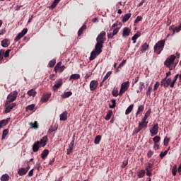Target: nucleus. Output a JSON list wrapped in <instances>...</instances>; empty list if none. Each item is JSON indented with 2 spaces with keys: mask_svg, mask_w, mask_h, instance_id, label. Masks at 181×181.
Returning a JSON list of instances; mask_svg holds the SVG:
<instances>
[{
  "mask_svg": "<svg viewBox=\"0 0 181 181\" xmlns=\"http://www.w3.org/2000/svg\"><path fill=\"white\" fill-rule=\"evenodd\" d=\"M144 88H145V83L140 82L139 86V90H140V91H142V90H144Z\"/></svg>",
  "mask_w": 181,
  "mask_h": 181,
  "instance_id": "nucleus-49",
  "label": "nucleus"
},
{
  "mask_svg": "<svg viewBox=\"0 0 181 181\" xmlns=\"http://www.w3.org/2000/svg\"><path fill=\"white\" fill-rule=\"evenodd\" d=\"M152 168H153V162L148 163L146 167V170H152Z\"/></svg>",
  "mask_w": 181,
  "mask_h": 181,
  "instance_id": "nucleus-39",
  "label": "nucleus"
},
{
  "mask_svg": "<svg viewBox=\"0 0 181 181\" xmlns=\"http://www.w3.org/2000/svg\"><path fill=\"white\" fill-rule=\"evenodd\" d=\"M145 170H141L137 175V177H139V179H141V177H144V176H145Z\"/></svg>",
  "mask_w": 181,
  "mask_h": 181,
  "instance_id": "nucleus-35",
  "label": "nucleus"
},
{
  "mask_svg": "<svg viewBox=\"0 0 181 181\" xmlns=\"http://www.w3.org/2000/svg\"><path fill=\"white\" fill-rule=\"evenodd\" d=\"M111 117H112V110H109L105 117V119L106 121H110V119H111Z\"/></svg>",
  "mask_w": 181,
  "mask_h": 181,
  "instance_id": "nucleus-28",
  "label": "nucleus"
},
{
  "mask_svg": "<svg viewBox=\"0 0 181 181\" xmlns=\"http://www.w3.org/2000/svg\"><path fill=\"white\" fill-rule=\"evenodd\" d=\"M79 78H80V74H74L70 76L69 80H78Z\"/></svg>",
  "mask_w": 181,
  "mask_h": 181,
  "instance_id": "nucleus-32",
  "label": "nucleus"
},
{
  "mask_svg": "<svg viewBox=\"0 0 181 181\" xmlns=\"http://www.w3.org/2000/svg\"><path fill=\"white\" fill-rule=\"evenodd\" d=\"M35 110V105L32 104L26 107V111H33Z\"/></svg>",
  "mask_w": 181,
  "mask_h": 181,
  "instance_id": "nucleus-45",
  "label": "nucleus"
},
{
  "mask_svg": "<svg viewBox=\"0 0 181 181\" xmlns=\"http://www.w3.org/2000/svg\"><path fill=\"white\" fill-rule=\"evenodd\" d=\"M137 81H139V75H138L137 76L135 77L134 82V81L132 82V85L134 86V85L136 84Z\"/></svg>",
  "mask_w": 181,
  "mask_h": 181,
  "instance_id": "nucleus-58",
  "label": "nucleus"
},
{
  "mask_svg": "<svg viewBox=\"0 0 181 181\" xmlns=\"http://www.w3.org/2000/svg\"><path fill=\"white\" fill-rule=\"evenodd\" d=\"M100 141H101V136L98 135L95 138L94 144H95V145H98V144H100Z\"/></svg>",
  "mask_w": 181,
  "mask_h": 181,
  "instance_id": "nucleus-40",
  "label": "nucleus"
},
{
  "mask_svg": "<svg viewBox=\"0 0 181 181\" xmlns=\"http://www.w3.org/2000/svg\"><path fill=\"white\" fill-rule=\"evenodd\" d=\"M149 48V45H148L147 42H145L141 49V52H142L143 53H144V52H146V50H148V49Z\"/></svg>",
  "mask_w": 181,
  "mask_h": 181,
  "instance_id": "nucleus-27",
  "label": "nucleus"
},
{
  "mask_svg": "<svg viewBox=\"0 0 181 181\" xmlns=\"http://www.w3.org/2000/svg\"><path fill=\"white\" fill-rule=\"evenodd\" d=\"M29 125H30L31 128H33L34 129H37V128H39V124L37 121H35L34 123H30Z\"/></svg>",
  "mask_w": 181,
  "mask_h": 181,
  "instance_id": "nucleus-34",
  "label": "nucleus"
},
{
  "mask_svg": "<svg viewBox=\"0 0 181 181\" xmlns=\"http://www.w3.org/2000/svg\"><path fill=\"white\" fill-rule=\"evenodd\" d=\"M112 95H113V97H117V95H119L118 88L115 87L113 88L112 92Z\"/></svg>",
  "mask_w": 181,
  "mask_h": 181,
  "instance_id": "nucleus-38",
  "label": "nucleus"
},
{
  "mask_svg": "<svg viewBox=\"0 0 181 181\" xmlns=\"http://www.w3.org/2000/svg\"><path fill=\"white\" fill-rule=\"evenodd\" d=\"M175 60H176V56L171 55L170 57L166 59V60L164 62V64L166 66V67H168L169 70H173L176 67V65H172L173 63H175Z\"/></svg>",
  "mask_w": 181,
  "mask_h": 181,
  "instance_id": "nucleus-2",
  "label": "nucleus"
},
{
  "mask_svg": "<svg viewBox=\"0 0 181 181\" xmlns=\"http://www.w3.org/2000/svg\"><path fill=\"white\" fill-rule=\"evenodd\" d=\"M176 81H177V79L174 77L173 80L172 81L171 88H173V87H175Z\"/></svg>",
  "mask_w": 181,
  "mask_h": 181,
  "instance_id": "nucleus-56",
  "label": "nucleus"
},
{
  "mask_svg": "<svg viewBox=\"0 0 181 181\" xmlns=\"http://www.w3.org/2000/svg\"><path fill=\"white\" fill-rule=\"evenodd\" d=\"M28 173V170L26 168H20L19 170L18 171V174L19 176H25Z\"/></svg>",
  "mask_w": 181,
  "mask_h": 181,
  "instance_id": "nucleus-18",
  "label": "nucleus"
},
{
  "mask_svg": "<svg viewBox=\"0 0 181 181\" xmlns=\"http://www.w3.org/2000/svg\"><path fill=\"white\" fill-rule=\"evenodd\" d=\"M42 147V146L40 145L39 141L34 143L33 145V152H37L39 151V148Z\"/></svg>",
  "mask_w": 181,
  "mask_h": 181,
  "instance_id": "nucleus-15",
  "label": "nucleus"
},
{
  "mask_svg": "<svg viewBox=\"0 0 181 181\" xmlns=\"http://www.w3.org/2000/svg\"><path fill=\"white\" fill-rule=\"evenodd\" d=\"M165 43H166V40H160L157 42L153 47L154 53H156V54H160L165 47Z\"/></svg>",
  "mask_w": 181,
  "mask_h": 181,
  "instance_id": "nucleus-1",
  "label": "nucleus"
},
{
  "mask_svg": "<svg viewBox=\"0 0 181 181\" xmlns=\"http://www.w3.org/2000/svg\"><path fill=\"white\" fill-rule=\"evenodd\" d=\"M59 2H60V0H54L52 4L51 5V8H56V6H57L59 4Z\"/></svg>",
  "mask_w": 181,
  "mask_h": 181,
  "instance_id": "nucleus-46",
  "label": "nucleus"
},
{
  "mask_svg": "<svg viewBox=\"0 0 181 181\" xmlns=\"http://www.w3.org/2000/svg\"><path fill=\"white\" fill-rule=\"evenodd\" d=\"M23 35L21 34V33H19L16 37H15L14 40L15 42H18V40H21V39H22V37H23Z\"/></svg>",
  "mask_w": 181,
  "mask_h": 181,
  "instance_id": "nucleus-44",
  "label": "nucleus"
},
{
  "mask_svg": "<svg viewBox=\"0 0 181 181\" xmlns=\"http://www.w3.org/2000/svg\"><path fill=\"white\" fill-rule=\"evenodd\" d=\"M161 86H163L165 88H168L169 86L172 88V78H164L161 80Z\"/></svg>",
  "mask_w": 181,
  "mask_h": 181,
  "instance_id": "nucleus-4",
  "label": "nucleus"
},
{
  "mask_svg": "<svg viewBox=\"0 0 181 181\" xmlns=\"http://www.w3.org/2000/svg\"><path fill=\"white\" fill-rule=\"evenodd\" d=\"M131 33V29H129V28H124L123 29V33H122V36L123 37H126V36H129Z\"/></svg>",
  "mask_w": 181,
  "mask_h": 181,
  "instance_id": "nucleus-16",
  "label": "nucleus"
},
{
  "mask_svg": "<svg viewBox=\"0 0 181 181\" xmlns=\"http://www.w3.org/2000/svg\"><path fill=\"white\" fill-rule=\"evenodd\" d=\"M153 141L154 144H158V142H160V136H156L154 138H153Z\"/></svg>",
  "mask_w": 181,
  "mask_h": 181,
  "instance_id": "nucleus-47",
  "label": "nucleus"
},
{
  "mask_svg": "<svg viewBox=\"0 0 181 181\" xmlns=\"http://www.w3.org/2000/svg\"><path fill=\"white\" fill-rule=\"evenodd\" d=\"M73 95V93L71 91L65 92L63 94L61 95L62 98H69V97H71V95Z\"/></svg>",
  "mask_w": 181,
  "mask_h": 181,
  "instance_id": "nucleus-21",
  "label": "nucleus"
},
{
  "mask_svg": "<svg viewBox=\"0 0 181 181\" xmlns=\"http://www.w3.org/2000/svg\"><path fill=\"white\" fill-rule=\"evenodd\" d=\"M28 95L29 97H35L36 95V91H35L33 89H31L28 91Z\"/></svg>",
  "mask_w": 181,
  "mask_h": 181,
  "instance_id": "nucleus-37",
  "label": "nucleus"
},
{
  "mask_svg": "<svg viewBox=\"0 0 181 181\" xmlns=\"http://www.w3.org/2000/svg\"><path fill=\"white\" fill-rule=\"evenodd\" d=\"M5 107L6 109L4 110L5 114H8L11 111H12V110H13V108H15V107H16V103H12V104H9L8 105H6V103H5Z\"/></svg>",
  "mask_w": 181,
  "mask_h": 181,
  "instance_id": "nucleus-8",
  "label": "nucleus"
},
{
  "mask_svg": "<svg viewBox=\"0 0 181 181\" xmlns=\"http://www.w3.org/2000/svg\"><path fill=\"white\" fill-rule=\"evenodd\" d=\"M97 56H98V54H97V52H95V50L93 51L90 53V56L89 57V60H90V61L94 60V59H95L97 57Z\"/></svg>",
  "mask_w": 181,
  "mask_h": 181,
  "instance_id": "nucleus-24",
  "label": "nucleus"
},
{
  "mask_svg": "<svg viewBox=\"0 0 181 181\" xmlns=\"http://www.w3.org/2000/svg\"><path fill=\"white\" fill-rule=\"evenodd\" d=\"M21 33L25 36L26 35V33H28V28H24L21 32Z\"/></svg>",
  "mask_w": 181,
  "mask_h": 181,
  "instance_id": "nucleus-64",
  "label": "nucleus"
},
{
  "mask_svg": "<svg viewBox=\"0 0 181 181\" xmlns=\"http://www.w3.org/2000/svg\"><path fill=\"white\" fill-rule=\"evenodd\" d=\"M52 95V93H45L42 96L41 101L43 103H47V101H49V99L50 98V96Z\"/></svg>",
  "mask_w": 181,
  "mask_h": 181,
  "instance_id": "nucleus-14",
  "label": "nucleus"
},
{
  "mask_svg": "<svg viewBox=\"0 0 181 181\" xmlns=\"http://www.w3.org/2000/svg\"><path fill=\"white\" fill-rule=\"evenodd\" d=\"M132 110H134V104L130 105L127 109L125 111L126 115H129L131 112H132Z\"/></svg>",
  "mask_w": 181,
  "mask_h": 181,
  "instance_id": "nucleus-23",
  "label": "nucleus"
},
{
  "mask_svg": "<svg viewBox=\"0 0 181 181\" xmlns=\"http://www.w3.org/2000/svg\"><path fill=\"white\" fill-rule=\"evenodd\" d=\"M9 179H10L9 175H8V174H4V175H3L1 177L0 180H1V181H9Z\"/></svg>",
  "mask_w": 181,
  "mask_h": 181,
  "instance_id": "nucleus-29",
  "label": "nucleus"
},
{
  "mask_svg": "<svg viewBox=\"0 0 181 181\" xmlns=\"http://www.w3.org/2000/svg\"><path fill=\"white\" fill-rule=\"evenodd\" d=\"M119 32V28H115L113 29V32H108L107 33V39H112L115 35H117Z\"/></svg>",
  "mask_w": 181,
  "mask_h": 181,
  "instance_id": "nucleus-10",
  "label": "nucleus"
},
{
  "mask_svg": "<svg viewBox=\"0 0 181 181\" xmlns=\"http://www.w3.org/2000/svg\"><path fill=\"white\" fill-rule=\"evenodd\" d=\"M8 122H9V118H8L7 119L1 120L0 122V128H2V127L5 125H8Z\"/></svg>",
  "mask_w": 181,
  "mask_h": 181,
  "instance_id": "nucleus-30",
  "label": "nucleus"
},
{
  "mask_svg": "<svg viewBox=\"0 0 181 181\" xmlns=\"http://www.w3.org/2000/svg\"><path fill=\"white\" fill-rule=\"evenodd\" d=\"M62 66V62H58L54 68L55 73L59 71V68Z\"/></svg>",
  "mask_w": 181,
  "mask_h": 181,
  "instance_id": "nucleus-41",
  "label": "nucleus"
},
{
  "mask_svg": "<svg viewBox=\"0 0 181 181\" xmlns=\"http://www.w3.org/2000/svg\"><path fill=\"white\" fill-rule=\"evenodd\" d=\"M151 112H152V110H151V109H148V110L146 111V112L144 117H147V118H149V116L151 115Z\"/></svg>",
  "mask_w": 181,
  "mask_h": 181,
  "instance_id": "nucleus-54",
  "label": "nucleus"
},
{
  "mask_svg": "<svg viewBox=\"0 0 181 181\" xmlns=\"http://www.w3.org/2000/svg\"><path fill=\"white\" fill-rule=\"evenodd\" d=\"M151 91H152V88H151V86H149L148 88V90L146 92V95H151Z\"/></svg>",
  "mask_w": 181,
  "mask_h": 181,
  "instance_id": "nucleus-63",
  "label": "nucleus"
},
{
  "mask_svg": "<svg viewBox=\"0 0 181 181\" xmlns=\"http://www.w3.org/2000/svg\"><path fill=\"white\" fill-rule=\"evenodd\" d=\"M9 53H11V49H7L4 53V57H9Z\"/></svg>",
  "mask_w": 181,
  "mask_h": 181,
  "instance_id": "nucleus-60",
  "label": "nucleus"
},
{
  "mask_svg": "<svg viewBox=\"0 0 181 181\" xmlns=\"http://www.w3.org/2000/svg\"><path fill=\"white\" fill-rule=\"evenodd\" d=\"M127 165H128V161L127 160L123 161L122 164V169H124V168H126Z\"/></svg>",
  "mask_w": 181,
  "mask_h": 181,
  "instance_id": "nucleus-57",
  "label": "nucleus"
},
{
  "mask_svg": "<svg viewBox=\"0 0 181 181\" xmlns=\"http://www.w3.org/2000/svg\"><path fill=\"white\" fill-rule=\"evenodd\" d=\"M127 91L125 89H122V88H120V90L119 92V97L122 96V94Z\"/></svg>",
  "mask_w": 181,
  "mask_h": 181,
  "instance_id": "nucleus-61",
  "label": "nucleus"
},
{
  "mask_svg": "<svg viewBox=\"0 0 181 181\" xmlns=\"http://www.w3.org/2000/svg\"><path fill=\"white\" fill-rule=\"evenodd\" d=\"M10 45L9 40L8 39L5 38L1 41V46L2 47H8Z\"/></svg>",
  "mask_w": 181,
  "mask_h": 181,
  "instance_id": "nucleus-19",
  "label": "nucleus"
},
{
  "mask_svg": "<svg viewBox=\"0 0 181 181\" xmlns=\"http://www.w3.org/2000/svg\"><path fill=\"white\" fill-rule=\"evenodd\" d=\"M89 87L90 91H95V90H97V87H98V81L95 80L91 81Z\"/></svg>",
  "mask_w": 181,
  "mask_h": 181,
  "instance_id": "nucleus-9",
  "label": "nucleus"
},
{
  "mask_svg": "<svg viewBox=\"0 0 181 181\" xmlns=\"http://www.w3.org/2000/svg\"><path fill=\"white\" fill-rule=\"evenodd\" d=\"M142 19H143L142 16H138L136 18L135 21H134V23H139V22H141V21H142Z\"/></svg>",
  "mask_w": 181,
  "mask_h": 181,
  "instance_id": "nucleus-51",
  "label": "nucleus"
},
{
  "mask_svg": "<svg viewBox=\"0 0 181 181\" xmlns=\"http://www.w3.org/2000/svg\"><path fill=\"white\" fill-rule=\"evenodd\" d=\"M142 131L139 127L138 128H136L134 132H133V135H136V134H138V132Z\"/></svg>",
  "mask_w": 181,
  "mask_h": 181,
  "instance_id": "nucleus-55",
  "label": "nucleus"
},
{
  "mask_svg": "<svg viewBox=\"0 0 181 181\" xmlns=\"http://www.w3.org/2000/svg\"><path fill=\"white\" fill-rule=\"evenodd\" d=\"M129 18H131V13H127L123 18H122V22L123 23H125V22H128L129 20Z\"/></svg>",
  "mask_w": 181,
  "mask_h": 181,
  "instance_id": "nucleus-33",
  "label": "nucleus"
},
{
  "mask_svg": "<svg viewBox=\"0 0 181 181\" xmlns=\"http://www.w3.org/2000/svg\"><path fill=\"white\" fill-rule=\"evenodd\" d=\"M103 45V42H96L95 45V52H96L97 54H100L102 53Z\"/></svg>",
  "mask_w": 181,
  "mask_h": 181,
  "instance_id": "nucleus-7",
  "label": "nucleus"
},
{
  "mask_svg": "<svg viewBox=\"0 0 181 181\" xmlns=\"http://www.w3.org/2000/svg\"><path fill=\"white\" fill-rule=\"evenodd\" d=\"M18 98V92L16 90L11 93L8 97H7V100L6 102V105H9L11 103H13L15 100Z\"/></svg>",
  "mask_w": 181,
  "mask_h": 181,
  "instance_id": "nucleus-3",
  "label": "nucleus"
},
{
  "mask_svg": "<svg viewBox=\"0 0 181 181\" xmlns=\"http://www.w3.org/2000/svg\"><path fill=\"white\" fill-rule=\"evenodd\" d=\"M54 64H56V59H52L49 62V67H54Z\"/></svg>",
  "mask_w": 181,
  "mask_h": 181,
  "instance_id": "nucleus-50",
  "label": "nucleus"
},
{
  "mask_svg": "<svg viewBox=\"0 0 181 181\" xmlns=\"http://www.w3.org/2000/svg\"><path fill=\"white\" fill-rule=\"evenodd\" d=\"M168 152H169V149L165 150L164 152H161L160 153V158L161 159H163V158H165L168 155Z\"/></svg>",
  "mask_w": 181,
  "mask_h": 181,
  "instance_id": "nucleus-43",
  "label": "nucleus"
},
{
  "mask_svg": "<svg viewBox=\"0 0 181 181\" xmlns=\"http://www.w3.org/2000/svg\"><path fill=\"white\" fill-rule=\"evenodd\" d=\"M105 35H107V33H105V31H102L97 37L96 38V42H99V43H103L104 44V42H105Z\"/></svg>",
  "mask_w": 181,
  "mask_h": 181,
  "instance_id": "nucleus-6",
  "label": "nucleus"
},
{
  "mask_svg": "<svg viewBox=\"0 0 181 181\" xmlns=\"http://www.w3.org/2000/svg\"><path fill=\"white\" fill-rule=\"evenodd\" d=\"M159 132V124L158 123L153 124L151 129H150L151 136H154V135H158Z\"/></svg>",
  "mask_w": 181,
  "mask_h": 181,
  "instance_id": "nucleus-5",
  "label": "nucleus"
},
{
  "mask_svg": "<svg viewBox=\"0 0 181 181\" xmlns=\"http://www.w3.org/2000/svg\"><path fill=\"white\" fill-rule=\"evenodd\" d=\"M47 155H49V151L47 149H45L41 154L42 159H46V158H47Z\"/></svg>",
  "mask_w": 181,
  "mask_h": 181,
  "instance_id": "nucleus-26",
  "label": "nucleus"
},
{
  "mask_svg": "<svg viewBox=\"0 0 181 181\" xmlns=\"http://www.w3.org/2000/svg\"><path fill=\"white\" fill-rule=\"evenodd\" d=\"M74 148V139L71 141L69 144V148L66 150V155H70L71 152H73V149Z\"/></svg>",
  "mask_w": 181,
  "mask_h": 181,
  "instance_id": "nucleus-13",
  "label": "nucleus"
},
{
  "mask_svg": "<svg viewBox=\"0 0 181 181\" xmlns=\"http://www.w3.org/2000/svg\"><path fill=\"white\" fill-rule=\"evenodd\" d=\"M159 86H160V84L159 83V81H157L154 85L153 91H156V90L159 88Z\"/></svg>",
  "mask_w": 181,
  "mask_h": 181,
  "instance_id": "nucleus-53",
  "label": "nucleus"
},
{
  "mask_svg": "<svg viewBox=\"0 0 181 181\" xmlns=\"http://www.w3.org/2000/svg\"><path fill=\"white\" fill-rule=\"evenodd\" d=\"M8 134H9V130L8 129H4L2 133L1 139L2 140L5 139V138H6V135H8Z\"/></svg>",
  "mask_w": 181,
  "mask_h": 181,
  "instance_id": "nucleus-36",
  "label": "nucleus"
},
{
  "mask_svg": "<svg viewBox=\"0 0 181 181\" xmlns=\"http://www.w3.org/2000/svg\"><path fill=\"white\" fill-rule=\"evenodd\" d=\"M67 111H64L62 114L59 115L60 121H66L67 120Z\"/></svg>",
  "mask_w": 181,
  "mask_h": 181,
  "instance_id": "nucleus-17",
  "label": "nucleus"
},
{
  "mask_svg": "<svg viewBox=\"0 0 181 181\" xmlns=\"http://www.w3.org/2000/svg\"><path fill=\"white\" fill-rule=\"evenodd\" d=\"M87 29V25H83L78 31V36H81L83 35V32Z\"/></svg>",
  "mask_w": 181,
  "mask_h": 181,
  "instance_id": "nucleus-25",
  "label": "nucleus"
},
{
  "mask_svg": "<svg viewBox=\"0 0 181 181\" xmlns=\"http://www.w3.org/2000/svg\"><path fill=\"white\" fill-rule=\"evenodd\" d=\"M170 141V138L165 137L164 139V145H165V146H168Z\"/></svg>",
  "mask_w": 181,
  "mask_h": 181,
  "instance_id": "nucleus-52",
  "label": "nucleus"
},
{
  "mask_svg": "<svg viewBox=\"0 0 181 181\" xmlns=\"http://www.w3.org/2000/svg\"><path fill=\"white\" fill-rule=\"evenodd\" d=\"M129 88V81L124 82L121 85V88H122L123 90H125L126 91L127 90H128Z\"/></svg>",
  "mask_w": 181,
  "mask_h": 181,
  "instance_id": "nucleus-20",
  "label": "nucleus"
},
{
  "mask_svg": "<svg viewBox=\"0 0 181 181\" xmlns=\"http://www.w3.org/2000/svg\"><path fill=\"white\" fill-rule=\"evenodd\" d=\"M153 155V151H148L147 153V157L148 158H152V156Z\"/></svg>",
  "mask_w": 181,
  "mask_h": 181,
  "instance_id": "nucleus-59",
  "label": "nucleus"
},
{
  "mask_svg": "<svg viewBox=\"0 0 181 181\" xmlns=\"http://www.w3.org/2000/svg\"><path fill=\"white\" fill-rule=\"evenodd\" d=\"M142 111H144V105H141L138 107L137 112H136V117L139 115Z\"/></svg>",
  "mask_w": 181,
  "mask_h": 181,
  "instance_id": "nucleus-42",
  "label": "nucleus"
},
{
  "mask_svg": "<svg viewBox=\"0 0 181 181\" xmlns=\"http://www.w3.org/2000/svg\"><path fill=\"white\" fill-rule=\"evenodd\" d=\"M111 74H112V71H108L106 75L104 76L103 78V81H105L106 80H108V77H110V76H111Z\"/></svg>",
  "mask_w": 181,
  "mask_h": 181,
  "instance_id": "nucleus-48",
  "label": "nucleus"
},
{
  "mask_svg": "<svg viewBox=\"0 0 181 181\" xmlns=\"http://www.w3.org/2000/svg\"><path fill=\"white\" fill-rule=\"evenodd\" d=\"M47 141H49V139L47 138V136H45L42 139H40V141H39V144L40 145V146H42V148L44 146H46L47 144Z\"/></svg>",
  "mask_w": 181,
  "mask_h": 181,
  "instance_id": "nucleus-12",
  "label": "nucleus"
},
{
  "mask_svg": "<svg viewBox=\"0 0 181 181\" xmlns=\"http://www.w3.org/2000/svg\"><path fill=\"white\" fill-rule=\"evenodd\" d=\"M139 36H141V33L137 32L132 37V40H133V43H136V39H138V37H139Z\"/></svg>",
  "mask_w": 181,
  "mask_h": 181,
  "instance_id": "nucleus-31",
  "label": "nucleus"
},
{
  "mask_svg": "<svg viewBox=\"0 0 181 181\" xmlns=\"http://www.w3.org/2000/svg\"><path fill=\"white\" fill-rule=\"evenodd\" d=\"M127 63V60H123L121 64H119L118 69H121V67H123V66Z\"/></svg>",
  "mask_w": 181,
  "mask_h": 181,
  "instance_id": "nucleus-62",
  "label": "nucleus"
},
{
  "mask_svg": "<svg viewBox=\"0 0 181 181\" xmlns=\"http://www.w3.org/2000/svg\"><path fill=\"white\" fill-rule=\"evenodd\" d=\"M63 86V79H58L56 81L55 84L53 86L54 91L57 90L58 88H60Z\"/></svg>",
  "mask_w": 181,
  "mask_h": 181,
  "instance_id": "nucleus-11",
  "label": "nucleus"
},
{
  "mask_svg": "<svg viewBox=\"0 0 181 181\" xmlns=\"http://www.w3.org/2000/svg\"><path fill=\"white\" fill-rule=\"evenodd\" d=\"M138 127L142 130V129H144V128L148 127V122H139Z\"/></svg>",
  "mask_w": 181,
  "mask_h": 181,
  "instance_id": "nucleus-22",
  "label": "nucleus"
}]
</instances>
